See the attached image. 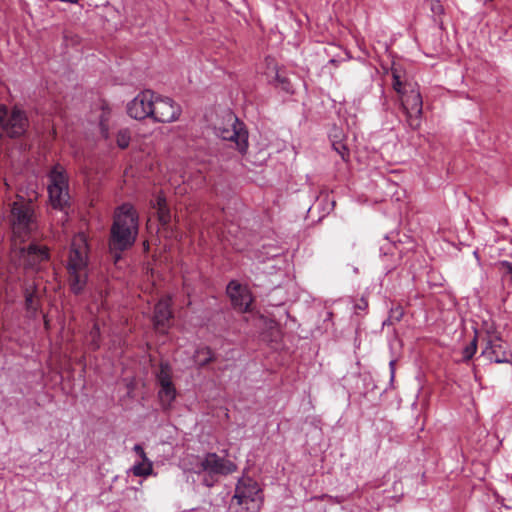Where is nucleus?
<instances>
[{
  "label": "nucleus",
  "mask_w": 512,
  "mask_h": 512,
  "mask_svg": "<svg viewBox=\"0 0 512 512\" xmlns=\"http://www.w3.org/2000/svg\"><path fill=\"white\" fill-rule=\"evenodd\" d=\"M139 234V214L129 202L115 208L108 237V249L113 262L122 259L125 251L131 249Z\"/></svg>",
  "instance_id": "1"
},
{
  "label": "nucleus",
  "mask_w": 512,
  "mask_h": 512,
  "mask_svg": "<svg viewBox=\"0 0 512 512\" xmlns=\"http://www.w3.org/2000/svg\"><path fill=\"white\" fill-rule=\"evenodd\" d=\"M8 221L13 235L25 241L38 229V220L35 204L31 199L17 196V199L10 204Z\"/></svg>",
  "instance_id": "2"
},
{
  "label": "nucleus",
  "mask_w": 512,
  "mask_h": 512,
  "mask_svg": "<svg viewBox=\"0 0 512 512\" xmlns=\"http://www.w3.org/2000/svg\"><path fill=\"white\" fill-rule=\"evenodd\" d=\"M48 198L53 209L65 214L67 220L68 209L70 208L69 177L64 167L56 163L47 174Z\"/></svg>",
  "instance_id": "3"
},
{
  "label": "nucleus",
  "mask_w": 512,
  "mask_h": 512,
  "mask_svg": "<svg viewBox=\"0 0 512 512\" xmlns=\"http://www.w3.org/2000/svg\"><path fill=\"white\" fill-rule=\"evenodd\" d=\"M401 109L406 117V123L412 130H418L421 126L423 113V100L418 84H408V89L399 94Z\"/></svg>",
  "instance_id": "4"
},
{
  "label": "nucleus",
  "mask_w": 512,
  "mask_h": 512,
  "mask_svg": "<svg viewBox=\"0 0 512 512\" xmlns=\"http://www.w3.org/2000/svg\"><path fill=\"white\" fill-rule=\"evenodd\" d=\"M29 127V119L24 110L13 106L9 111L7 106L0 104V129L5 136L16 139L22 137Z\"/></svg>",
  "instance_id": "5"
},
{
  "label": "nucleus",
  "mask_w": 512,
  "mask_h": 512,
  "mask_svg": "<svg viewBox=\"0 0 512 512\" xmlns=\"http://www.w3.org/2000/svg\"><path fill=\"white\" fill-rule=\"evenodd\" d=\"M483 349L481 356L487 359L490 363H512V353L509 345L503 340L502 336L498 333L487 334L483 339Z\"/></svg>",
  "instance_id": "6"
},
{
  "label": "nucleus",
  "mask_w": 512,
  "mask_h": 512,
  "mask_svg": "<svg viewBox=\"0 0 512 512\" xmlns=\"http://www.w3.org/2000/svg\"><path fill=\"white\" fill-rule=\"evenodd\" d=\"M196 468L195 473L197 474L209 472L210 474L227 476L234 473L238 467L226 457H221L215 452H207L196 465Z\"/></svg>",
  "instance_id": "7"
},
{
  "label": "nucleus",
  "mask_w": 512,
  "mask_h": 512,
  "mask_svg": "<svg viewBox=\"0 0 512 512\" xmlns=\"http://www.w3.org/2000/svg\"><path fill=\"white\" fill-rule=\"evenodd\" d=\"M155 92L150 89H145L139 92L131 101L127 103V114L138 121L145 120L153 117V104Z\"/></svg>",
  "instance_id": "8"
},
{
  "label": "nucleus",
  "mask_w": 512,
  "mask_h": 512,
  "mask_svg": "<svg viewBox=\"0 0 512 512\" xmlns=\"http://www.w3.org/2000/svg\"><path fill=\"white\" fill-rule=\"evenodd\" d=\"M153 117L155 123H171L177 121L181 115V106L170 97L155 94L153 104Z\"/></svg>",
  "instance_id": "9"
},
{
  "label": "nucleus",
  "mask_w": 512,
  "mask_h": 512,
  "mask_svg": "<svg viewBox=\"0 0 512 512\" xmlns=\"http://www.w3.org/2000/svg\"><path fill=\"white\" fill-rule=\"evenodd\" d=\"M230 120H233L231 125L218 128L217 134L223 140L234 142L236 149L241 154H245L248 149V131L244 128V123L235 115H231Z\"/></svg>",
  "instance_id": "10"
},
{
  "label": "nucleus",
  "mask_w": 512,
  "mask_h": 512,
  "mask_svg": "<svg viewBox=\"0 0 512 512\" xmlns=\"http://www.w3.org/2000/svg\"><path fill=\"white\" fill-rule=\"evenodd\" d=\"M226 294L229 297L234 310L240 313H246L250 311L253 297L247 286L242 285L236 280H231L227 284Z\"/></svg>",
  "instance_id": "11"
},
{
  "label": "nucleus",
  "mask_w": 512,
  "mask_h": 512,
  "mask_svg": "<svg viewBox=\"0 0 512 512\" xmlns=\"http://www.w3.org/2000/svg\"><path fill=\"white\" fill-rule=\"evenodd\" d=\"M20 253L24 258V267L31 270L37 269L41 263L50 258L49 249L36 243H30L27 247L21 248Z\"/></svg>",
  "instance_id": "12"
},
{
  "label": "nucleus",
  "mask_w": 512,
  "mask_h": 512,
  "mask_svg": "<svg viewBox=\"0 0 512 512\" xmlns=\"http://www.w3.org/2000/svg\"><path fill=\"white\" fill-rule=\"evenodd\" d=\"M173 318L170 298L160 299L154 306L153 325L162 334L167 333L169 322Z\"/></svg>",
  "instance_id": "13"
},
{
  "label": "nucleus",
  "mask_w": 512,
  "mask_h": 512,
  "mask_svg": "<svg viewBox=\"0 0 512 512\" xmlns=\"http://www.w3.org/2000/svg\"><path fill=\"white\" fill-rule=\"evenodd\" d=\"M259 492L258 484L251 478L240 479L236 485L233 500H236L238 505H248L249 502L256 500Z\"/></svg>",
  "instance_id": "14"
},
{
  "label": "nucleus",
  "mask_w": 512,
  "mask_h": 512,
  "mask_svg": "<svg viewBox=\"0 0 512 512\" xmlns=\"http://www.w3.org/2000/svg\"><path fill=\"white\" fill-rule=\"evenodd\" d=\"M68 271V284L70 291L79 296L83 294L87 282H88V273L87 270H67Z\"/></svg>",
  "instance_id": "15"
},
{
  "label": "nucleus",
  "mask_w": 512,
  "mask_h": 512,
  "mask_svg": "<svg viewBox=\"0 0 512 512\" xmlns=\"http://www.w3.org/2000/svg\"><path fill=\"white\" fill-rule=\"evenodd\" d=\"M152 207L157 211V218L161 226H168L171 222V211L168 207L167 200L165 195L160 192L154 202H152Z\"/></svg>",
  "instance_id": "16"
},
{
  "label": "nucleus",
  "mask_w": 512,
  "mask_h": 512,
  "mask_svg": "<svg viewBox=\"0 0 512 512\" xmlns=\"http://www.w3.org/2000/svg\"><path fill=\"white\" fill-rule=\"evenodd\" d=\"M87 267L88 256L86 252L82 251L80 248H75L74 245H72L66 266L67 270H87Z\"/></svg>",
  "instance_id": "17"
},
{
  "label": "nucleus",
  "mask_w": 512,
  "mask_h": 512,
  "mask_svg": "<svg viewBox=\"0 0 512 512\" xmlns=\"http://www.w3.org/2000/svg\"><path fill=\"white\" fill-rule=\"evenodd\" d=\"M25 298V310L32 316H36L38 313L41 303L37 298V286L35 284L27 286L23 290Z\"/></svg>",
  "instance_id": "18"
},
{
  "label": "nucleus",
  "mask_w": 512,
  "mask_h": 512,
  "mask_svg": "<svg viewBox=\"0 0 512 512\" xmlns=\"http://www.w3.org/2000/svg\"><path fill=\"white\" fill-rule=\"evenodd\" d=\"M391 76H392V87L398 95L403 94V91L408 89V84L415 83L412 81H408L405 78V72L402 71V69L399 67H395V66L391 67Z\"/></svg>",
  "instance_id": "19"
},
{
  "label": "nucleus",
  "mask_w": 512,
  "mask_h": 512,
  "mask_svg": "<svg viewBox=\"0 0 512 512\" xmlns=\"http://www.w3.org/2000/svg\"><path fill=\"white\" fill-rule=\"evenodd\" d=\"M198 368H203L215 360V354L209 346L198 347L193 355Z\"/></svg>",
  "instance_id": "20"
},
{
  "label": "nucleus",
  "mask_w": 512,
  "mask_h": 512,
  "mask_svg": "<svg viewBox=\"0 0 512 512\" xmlns=\"http://www.w3.org/2000/svg\"><path fill=\"white\" fill-rule=\"evenodd\" d=\"M159 399L163 405L169 406L176 398V389L172 382H165L160 386Z\"/></svg>",
  "instance_id": "21"
},
{
  "label": "nucleus",
  "mask_w": 512,
  "mask_h": 512,
  "mask_svg": "<svg viewBox=\"0 0 512 512\" xmlns=\"http://www.w3.org/2000/svg\"><path fill=\"white\" fill-rule=\"evenodd\" d=\"M477 342H478L477 332H475L473 339L462 350V362H468L469 360H471L473 358V356L477 352Z\"/></svg>",
  "instance_id": "22"
},
{
  "label": "nucleus",
  "mask_w": 512,
  "mask_h": 512,
  "mask_svg": "<svg viewBox=\"0 0 512 512\" xmlns=\"http://www.w3.org/2000/svg\"><path fill=\"white\" fill-rule=\"evenodd\" d=\"M131 141V133L128 128L120 129L116 135V143L120 149L129 147Z\"/></svg>",
  "instance_id": "23"
},
{
  "label": "nucleus",
  "mask_w": 512,
  "mask_h": 512,
  "mask_svg": "<svg viewBox=\"0 0 512 512\" xmlns=\"http://www.w3.org/2000/svg\"><path fill=\"white\" fill-rule=\"evenodd\" d=\"M153 467L151 461H143L133 466L132 472L135 476H148L152 473Z\"/></svg>",
  "instance_id": "24"
},
{
  "label": "nucleus",
  "mask_w": 512,
  "mask_h": 512,
  "mask_svg": "<svg viewBox=\"0 0 512 512\" xmlns=\"http://www.w3.org/2000/svg\"><path fill=\"white\" fill-rule=\"evenodd\" d=\"M333 149L341 156L344 162L350 159V150L342 140H332Z\"/></svg>",
  "instance_id": "25"
},
{
  "label": "nucleus",
  "mask_w": 512,
  "mask_h": 512,
  "mask_svg": "<svg viewBox=\"0 0 512 512\" xmlns=\"http://www.w3.org/2000/svg\"><path fill=\"white\" fill-rule=\"evenodd\" d=\"M90 347L92 350L96 351L100 348L101 342V332L98 323H94L92 329L90 330Z\"/></svg>",
  "instance_id": "26"
},
{
  "label": "nucleus",
  "mask_w": 512,
  "mask_h": 512,
  "mask_svg": "<svg viewBox=\"0 0 512 512\" xmlns=\"http://www.w3.org/2000/svg\"><path fill=\"white\" fill-rule=\"evenodd\" d=\"M275 80H276L278 86L283 91H285L288 94H293L294 93L293 85H292V83L290 82V80L287 77L282 76V75L277 73Z\"/></svg>",
  "instance_id": "27"
},
{
  "label": "nucleus",
  "mask_w": 512,
  "mask_h": 512,
  "mask_svg": "<svg viewBox=\"0 0 512 512\" xmlns=\"http://www.w3.org/2000/svg\"><path fill=\"white\" fill-rule=\"evenodd\" d=\"M157 381L159 382L160 386L165 384V382H172L167 364H161L160 372L157 375Z\"/></svg>",
  "instance_id": "28"
},
{
  "label": "nucleus",
  "mask_w": 512,
  "mask_h": 512,
  "mask_svg": "<svg viewBox=\"0 0 512 512\" xmlns=\"http://www.w3.org/2000/svg\"><path fill=\"white\" fill-rule=\"evenodd\" d=\"M404 310L401 306H397L396 308H392L389 313L388 320L391 323L399 322L403 318Z\"/></svg>",
  "instance_id": "29"
},
{
  "label": "nucleus",
  "mask_w": 512,
  "mask_h": 512,
  "mask_svg": "<svg viewBox=\"0 0 512 512\" xmlns=\"http://www.w3.org/2000/svg\"><path fill=\"white\" fill-rule=\"evenodd\" d=\"M397 250V245L395 243L387 241L386 244L380 247V251L384 256H394Z\"/></svg>",
  "instance_id": "30"
},
{
  "label": "nucleus",
  "mask_w": 512,
  "mask_h": 512,
  "mask_svg": "<svg viewBox=\"0 0 512 512\" xmlns=\"http://www.w3.org/2000/svg\"><path fill=\"white\" fill-rule=\"evenodd\" d=\"M204 473V476H203V479H202V484L206 487H213L215 485V483L218 481V479L216 478V476H218L217 474H210L209 472H203Z\"/></svg>",
  "instance_id": "31"
},
{
  "label": "nucleus",
  "mask_w": 512,
  "mask_h": 512,
  "mask_svg": "<svg viewBox=\"0 0 512 512\" xmlns=\"http://www.w3.org/2000/svg\"><path fill=\"white\" fill-rule=\"evenodd\" d=\"M133 450L135 451V453L140 457L142 458L143 461H148V458L146 456V453L144 451V448L142 447V445L140 444H135L134 447H133Z\"/></svg>",
  "instance_id": "32"
},
{
  "label": "nucleus",
  "mask_w": 512,
  "mask_h": 512,
  "mask_svg": "<svg viewBox=\"0 0 512 512\" xmlns=\"http://www.w3.org/2000/svg\"><path fill=\"white\" fill-rule=\"evenodd\" d=\"M500 266L506 269L507 274L510 276L512 282V263L506 260L500 261Z\"/></svg>",
  "instance_id": "33"
},
{
  "label": "nucleus",
  "mask_w": 512,
  "mask_h": 512,
  "mask_svg": "<svg viewBox=\"0 0 512 512\" xmlns=\"http://www.w3.org/2000/svg\"><path fill=\"white\" fill-rule=\"evenodd\" d=\"M355 309L356 310H366L368 308V301L362 297L361 299H359V301L355 304Z\"/></svg>",
  "instance_id": "34"
},
{
  "label": "nucleus",
  "mask_w": 512,
  "mask_h": 512,
  "mask_svg": "<svg viewBox=\"0 0 512 512\" xmlns=\"http://www.w3.org/2000/svg\"><path fill=\"white\" fill-rule=\"evenodd\" d=\"M389 367H390V374H391L390 380L392 382L394 380V376H395V360L390 361Z\"/></svg>",
  "instance_id": "35"
},
{
  "label": "nucleus",
  "mask_w": 512,
  "mask_h": 512,
  "mask_svg": "<svg viewBox=\"0 0 512 512\" xmlns=\"http://www.w3.org/2000/svg\"><path fill=\"white\" fill-rule=\"evenodd\" d=\"M149 249H150V245H149V242L146 240V241L143 242V250L145 252H148Z\"/></svg>",
  "instance_id": "36"
},
{
  "label": "nucleus",
  "mask_w": 512,
  "mask_h": 512,
  "mask_svg": "<svg viewBox=\"0 0 512 512\" xmlns=\"http://www.w3.org/2000/svg\"><path fill=\"white\" fill-rule=\"evenodd\" d=\"M61 2L76 4L79 0H60Z\"/></svg>",
  "instance_id": "37"
},
{
  "label": "nucleus",
  "mask_w": 512,
  "mask_h": 512,
  "mask_svg": "<svg viewBox=\"0 0 512 512\" xmlns=\"http://www.w3.org/2000/svg\"><path fill=\"white\" fill-rule=\"evenodd\" d=\"M510 244H512V237H511V239H510Z\"/></svg>",
  "instance_id": "38"
}]
</instances>
